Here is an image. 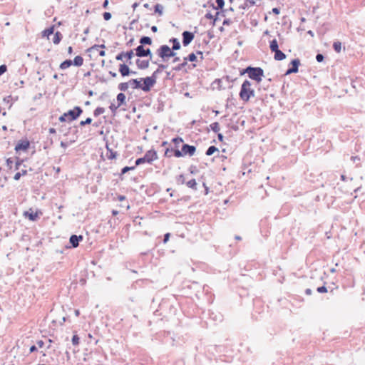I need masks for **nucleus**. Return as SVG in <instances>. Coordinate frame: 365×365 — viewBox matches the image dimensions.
<instances>
[{
    "mask_svg": "<svg viewBox=\"0 0 365 365\" xmlns=\"http://www.w3.org/2000/svg\"><path fill=\"white\" fill-rule=\"evenodd\" d=\"M240 100L244 103H248L251 98L255 96V91L252 83L245 80L241 85L240 91L239 93Z\"/></svg>",
    "mask_w": 365,
    "mask_h": 365,
    "instance_id": "obj_1",
    "label": "nucleus"
},
{
    "mask_svg": "<svg viewBox=\"0 0 365 365\" xmlns=\"http://www.w3.org/2000/svg\"><path fill=\"white\" fill-rule=\"evenodd\" d=\"M83 113V110L79 106H75L72 110L64 113L58 118L61 123L71 122L76 120Z\"/></svg>",
    "mask_w": 365,
    "mask_h": 365,
    "instance_id": "obj_2",
    "label": "nucleus"
},
{
    "mask_svg": "<svg viewBox=\"0 0 365 365\" xmlns=\"http://www.w3.org/2000/svg\"><path fill=\"white\" fill-rule=\"evenodd\" d=\"M247 73L248 76L255 81L257 83H259L262 81L264 77V71L259 67H251L248 66L246 69L241 73V74Z\"/></svg>",
    "mask_w": 365,
    "mask_h": 365,
    "instance_id": "obj_3",
    "label": "nucleus"
},
{
    "mask_svg": "<svg viewBox=\"0 0 365 365\" xmlns=\"http://www.w3.org/2000/svg\"><path fill=\"white\" fill-rule=\"evenodd\" d=\"M195 151L196 148L194 145L184 144L182 146L181 150H179L178 149H175V150H174V156L176 158H181L187 155L192 156Z\"/></svg>",
    "mask_w": 365,
    "mask_h": 365,
    "instance_id": "obj_4",
    "label": "nucleus"
},
{
    "mask_svg": "<svg viewBox=\"0 0 365 365\" xmlns=\"http://www.w3.org/2000/svg\"><path fill=\"white\" fill-rule=\"evenodd\" d=\"M157 53L163 61H168L169 58L175 56L174 51L167 45H163L157 50Z\"/></svg>",
    "mask_w": 365,
    "mask_h": 365,
    "instance_id": "obj_5",
    "label": "nucleus"
},
{
    "mask_svg": "<svg viewBox=\"0 0 365 365\" xmlns=\"http://www.w3.org/2000/svg\"><path fill=\"white\" fill-rule=\"evenodd\" d=\"M141 82L143 81V84L141 83L140 89H142L145 92H148L150 91L151 88L155 83V78L153 77H146L144 78H140Z\"/></svg>",
    "mask_w": 365,
    "mask_h": 365,
    "instance_id": "obj_6",
    "label": "nucleus"
},
{
    "mask_svg": "<svg viewBox=\"0 0 365 365\" xmlns=\"http://www.w3.org/2000/svg\"><path fill=\"white\" fill-rule=\"evenodd\" d=\"M126 96L124 93H120L116 98V103H111L110 109L112 112H115L118 108L125 104Z\"/></svg>",
    "mask_w": 365,
    "mask_h": 365,
    "instance_id": "obj_7",
    "label": "nucleus"
},
{
    "mask_svg": "<svg viewBox=\"0 0 365 365\" xmlns=\"http://www.w3.org/2000/svg\"><path fill=\"white\" fill-rule=\"evenodd\" d=\"M30 146V143L27 139L20 140L15 146L16 153L26 152Z\"/></svg>",
    "mask_w": 365,
    "mask_h": 365,
    "instance_id": "obj_8",
    "label": "nucleus"
},
{
    "mask_svg": "<svg viewBox=\"0 0 365 365\" xmlns=\"http://www.w3.org/2000/svg\"><path fill=\"white\" fill-rule=\"evenodd\" d=\"M41 214V211L36 210L34 212L32 208H30L29 210L25 211L23 215L31 221H36Z\"/></svg>",
    "mask_w": 365,
    "mask_h": 365,
    "instance_id": "obj_9",
    "label": "nucleus"
},
{
    "mask_svg": "<svg viewBox=\"0 0 365 365\" xmlns=\"http://www.w3.org/2000/svg\"><path fill=\"white\" fill-rule=\"evenodd\" d=\"M135 55L139 57L150 56V59L152 58L151 51L150 48H145L143 45L138 46L135 49Z\"/></svg>",
    "mask_w": 365,
    "mask_h": 365,
    "instance_id": "obj_10",
    "label": "nucleus"
},
{
    "mask_svg": "<svg viewBox=\"0 0 365 365\" xmlns=\"http://www.w3.org/2000/svg\"><path fill=\"white\" fill-rule=\"evenodd\" d=\"M144 157L148 163H152L158 158V153L154 149L148 150Z\"/></svg>",
    "mask_w": 365,
    "mask_h": 365,
    "instance_id": "obj_11",
    "label": "nucleus"
},
{
    "mask_svg": "<svg viewBox=\"0 0 365 365\" xmlns=\"http://www.w3.org/2000/svg\"><path fill=\"white\" fill-rule=\"evenodd\" d=\"M104 48H105V45H103V44L94 45V46H91V48H89L88 49V51L90 53L97 52V53H98L99 56H105L106 51H104Z\"/></svg>",
    "mask_w": 365,
    "mask_h": 365,
    "instance_id": "obj_12",
    "label": "nucleus"
},
{
    "mask_svg": "<svg viewBox=\"0 0 365 365\" xmlns=\"http://www.w3.org/2000/svg\"><path fill=\"white\" fill-rule=\"evenodd\" d=\"M195 36L192 32L184 31L182 33V43L183 46H187L194 38Z\"/></svg>",
    "mask_w": 365,
    "mask_h": 365,
    "instance_id": "obj_13",
    "label": "nucleus"
},
{
    "mask_svg": "<svg viewBox=\"0 0 365 365\" xmlns=\"http://www.w3.org/2000/svg\"><path fill=\"white\" fill-rule=\"evenodd\" d=\"M291 64L292 67L287 71L286 74L297 73L298 71V67L300 64V61L299 59H294L292 61Z\"/></svg>",
    "mask_w": 365,
    "mask_h": 365,
    "instance_id": "obj_14",
    "label": "nucleus"
},
{
    "mask_svg": "<svg viewBox=\"0 0 365 365\" xmlns=\"http://www.w3.org/2000/svg\"><path fill=\"white\" fill-rule=\"evenodd\" d=\"M133 51L132 50L128 51V52H122L116 56L115 58L118 61L123 60V58H126L128 60H130L133 57Z\"/></svg>",
    "mask_w": 365,
    "mask_h": 365,
    "instance_id": "obj_15",
    "label": "nucleus"
},
{
    "mask_svg": "<svg viewBox=\"0 0 365 365\" xmlns=\"http://www.w3.org/2000/svg\"><path fill=\"white\" fill-rule=\"evenodd\" d=\"M83 240V237L81 235L77 236L76 235H73L70 237V242L73 247H77L78 246L79 242Z\"/></svg>",
    "mask_w": 365,
    "mask_h": 365,
    "instance_id": "obj_16",
    "label": "nucleus"
},
{
    "mask_svg": "<svg viewBox=\"0 0 365 365\" xmlns=\"http://www.w3.org/2000/svg\"><path fill=\"white\" fill-rule=\"evenodd\" d=\"M210 3L216 10L222 9L225 6L224 0H210Z\"/></svg>",
    "mask_w": 365,
    "mask_h": 365,
    "instance_id": "obj_17",
    "label": "nucleus"
},
{
    "mask_svg": "<svg viewBox=\"0 0 365 365\" xmlns=\"http://www.w3.org/2000/svg\"><path fill=\"white\" fill-rule=\"evenodd\" d=\"M119 72L122 76H126L130 74V68L126 64L122 63L119 65Z\"/></svg>",
    "mask_w": 365,
    "mask_h": 365,
    "instance_id": "obj_18",
    "label": "nucleus"
},
{
    "mask_svg": "<svg viewBox=\"0 0 365 365\" xmlns=\"http://www.w3.org/2000/svg\"><path fill=\"white\" fill-rule=\"evenodd\" d=\"M54 26H51V27L46 29H44L43 31H42L41 32V36L43 38H49V36L53 34L54 32Z\"/></svg>",
    "mask_w": 365,
    "mask_h": 365,
    "instance_id": "obj_19",
    "label": "nucleus"
},
{
    "mask_svg": "<svg viewBox=\"0 0 365 365\" xmlns=\"http://www.w3.org/2000/svg\"><path fill=\"white\" fill-rule=\"evenodd\" d=\"M137 66L140 69L147 68L149 66L150 62L149 60H140L138 59L136 61Z\"/></svg>",
    "mask_w": 365,
    "mask_h": 365,
    "instance_id": "obj_20",
    "label": "nucleus"
},
{
    "mask_svg": "<svg viewBox=\"0 0 365 365\" xmlns=\"http://www.w3.org/2000/svg\"><path fill=\"white\" fill-rule=\"evenodd\" d=\"M130 87L133 89L140 88L141 86V81H138L137 79H131L129 81Z\"/></svg>",
    "mask_w": 365,
    "mask_h": 365,
    "instance_id": "obj_21",
    "label": "nucleus"
},
{
    "mask_svg": "<svg viewBox=\"0 0 365 365\" xmlns=\"http://www.w3.org/2000/svg\"><path fill=\"white\" fill-rule=\"evenodd\" d=\"M107 148V153H106V157L109 160H113L117 156V153L113 151L112 149H110L108 145L106 146Z\"/></svg>",
    "mask_w": 365,
    "mask_h": 365,
    "instance_id": "obj_22",
    "label": "nucleus"
},
{
    "mask_svg": "<svg viewBox=\"0 0 365 365\" xmlns=\"http://www.w3.org/2000/svg\"><path fill=\"white\" fill-rule=\"evenodd\" d=\"M197 60V56L195 53H192L188 55L187 57L184 58V62L182 63V66H184L187 64V61H195Z\"/></svg>",
    "mask_w": 365,
    "mask_h": 365,
    "instance_id": "obj_23",
    "label": "nucleus"
},
{
    "mask_svg": "<svg viewBox=\"0 0 365 365\" xmlns=\"http://www.w3.org/2000/svg\"><path fill=\"white\" fill-rule=\"evenodd\" d=\"M274 53V58L277 61H282L286 58V55L282 51H281L279 49L277 51H275Z\"/></svg>",
    "mask_w": 365,
    "mask_h": 365,
    "instance_id": "obj_24",
    "label": "nucleus"
},
{
    "mask_svg": "<svg viewBox=\"0 0 365 365\" xmlns=\"http://www.w3.org/2000/svg\"><path fill=\"white\" fill-rule=\"evenodd\" d=\"M63 36H62V34H61V32L59 31H56L53 37V43L56 45L58 44L61 39H62Z\"/></svg>",
    "mask_w": 365,
    "mask_h": 365,
    "instance_id": "obj_25",
    "label": "nucleus"
},
{
    "mask_svg": "<svg viewBox=\"0 0 365 365\" xmlns=\"http://www.w3.org/2000/svg\"><path fill=\"white\" fill-rule=\"evenodd\" d=\"M83 61L84 60L82 56H76L73 61V64L76 66H81L83 64Z\"/></svg>",
    "mask_w": 365,
    "mask_h": 365,
    "instance_id": "obj_26",
    "label": "nucleus"
},
{
    "mask_svg": "<svg viewBox=\"0 0 365 365\" xmlns=\"http://www.w3.org/2000/svg\"><path fill=\"white\" fill-rule=\"evenodd\" d=\"M72 64L73 61L71 60H66L60 64L59 68L61 70H65L69 68Z\"/></svg>",
    "mask_w": 365,
    "mask_h": 365,
    "instance_id": "obj_27",
    "label": "nucleus"
},
{
    "mask_svg": "<svg viewBox=\"0 0 365 365\" xmlns=\"http://www.w3.org/2000/svg\"><path fill=\"white\" fill-rule=\"evenodd\" d=\"M269 47H270V50H271L272 52H274L275 51L279 50L277 41L276 39L272 40V41L270 42V46H269Z\"/></svg>",
    "mask_w": 365,
    "mask_h": 365,
    "instance_id": "obj_28",
    "label": "nucleus"
},
{
    "mask_svg": "<svg viewBox=\"0 0 365 365\" xmlns=\"http://www.w3.org/2000/svg\"><path fill=\"white\" fill-rule=\"evenodd\" d=\"M129 88H130V83H129V81H128V82H125V83H120L118 85V88H119L121 91H127Z\"/></svg>",
    "mask_w": 365,
    "mask_h": 365,
    "instance_id": "obj_29",
    "label": "nucleus"
},
{
    "mask_svg": "<svg viewBox=\"0 0 365 365\" xmlns=\"http://www.w3.org/2000/svg\"><path fill=\"white\" fill-rule=\"evenodd\" d=\"M333 48L334 49V51L336 52V53H340L341 51V48H342V45H341V43L339 42V41H335L333 43Z\"/></svg>",
    "mask_w": 365,
    "mask_h": 365,
    "instance_id": "obj_30",
    "label": "nucleus"
},
{
    "mask_svg": "<svg viewBox=\"0 0 365 365\" xmlns=\"http://www.w3.org/2000/svg\"><path fill=\"white\" fill-rule=\"evenodd\" d=\"M140 43H141V45H144V44L150 45L152 43V40L150 37L143 36L140 38Z\"/></svg>",
    "mask_w": 365,
    "mask_h": 365,
    "instance_id": "obj_31",
    "label": "nucleus"
},
{
    "mask_svg": "<svg viewBox=\"0 0 365 365\" xmlns=\"http://www.w3.org/2000/svg\"><path fill=\"white\" fill-rule=\"evenodd\" d=\"M170 41L173 42V48H172L173 51L180 49V45L177 38H173L170 40Z\"/></svg>",
    "mask_w": 365,
    "mask_h": 365,
    "instance_id": "obj_32",
    "label": "nucleus"
},
{
    "mask_svg": "<svg viewBox=\"0 0 365 365\" xmlns=\"http://www.w3.org/2000/svg\"><path fill=\"white\" fill-rule=\"evenodd\" d=\"M186 185L188 187L195 190L197 186V182L195 179H192L186 182Z\"/></svg>",
    "mask_w": 365,
    "mask_h": 365,
    "instance_id": "obj_33",
    "label": "nucleus"
},
{
    "mask_svg": "<svg viewBox=\"0 0 365 365\" xmlns=\"http://www.w3.org/2000/svg\"><path fill=\"white\" fill-rule=\"evenodd\" d=\"M27 174L26 170H22L21 172H18L14 175V179L15 180H19L22 175H26Z\"/></svg>",
    "mask_w": 365,
    "mask_h": 365,
    "instance_id": "obj_34",
    "label": "nucleus"
},
{
    "mask_svg": "<svg viewBox=\"0 0 365 365\" xmlns=\"http://www.w3.org/2000/svg\"><path fill=\"white\" fill-rule=\"evenodd\" d=\"M105 112L104 108L102 107H98L96 108L93 111V115L97 117L101 114H103Z\"/></svg>",
    "mask_w": 365,
    "mask_h": 365,
    "instance_id": "obj_35",
    "label": "nucleus"
},
{
    "mask_svg": "<svg viewBox=\"0 0 365 365\" xmlns=\"http://www.w3.org/2000/svg\"><path fill=\"white\" fill-rule=\"evenodd\" d=\"M218 149L215 146H210L208 148V149L206 151L207 155H212L215 152L217 151Z\"/></svg>",
    "mask_w": 365,
    "mask_h": 365,
    "instance_id": "obj_36",
    "label": "nucleus"
},
{
    "mask_svg": "<svg viewBox=\"0 0 365 365\" xmlns=\"http://www.w3.org/2000/svg\"><path fill=\"white\" fill-rule=\"evenodd\" d=\"M211 129L215 132L217 133L220 130V124L217 122H215L210 125Z\"/></svg>",
    "mask_w": 365,
    "mask_h": 365,
    "instance_id": "obj_37",
    "label": "nucleus"
},
{
    "mask_svg": "<svg viewBox=\"0 0 365 365\" xmlns=\"http://www.w3.org/2000/svg\"><path fill=\"white\" fill-rule=\"evenodd\" d=\"M172 142L175 145L176 148H178L179 145L183 142V140L182 138L178 137L173 138Z\"/></svg>",
    "mask_w": 365,
    "mask_h": 365,
    "instance_id": "obj_38",
    "label": "nucleus"
},
{
    "mask_svg": "<svg viewBox=\"0 0 365 365\" xmlns=\"http://www.w3.org/2000/svg\"><path fill=\"white\" fill-rule=\"evenodd\" d=\"M163 6L160 4H156L155 6V12L158 14L159 16L163 14Z\"/></svg>",
    "mask_w": 365,
    "mask_h": 365,
    "instance_id": "obj_39",
    "label": "nucleus"
},
{
    "mask_svg": "<svg viewBox=\"0 0 365 365\" xmlns=\"http://www.w3.org/2000/svg\"><path fill=\"white\" fill-rule=\"evenodd\" d=\"M72 343L74 346H78L79 344V337L77 334H74L72 338Z\"/></svg>",
    "mask_w": 365,
    "mask_h": 365,
    "instance_id": "obj_40",
    "label": "nucleus"
},
{
    "mask_svg": "<svg viewBox=\"0 0 365 365\" xmlns=\"http://www.w3.org/2000/svg\"><path fill=\"white\" fill-rule=\"evenodd\" d=\"M91 122L92 119L91 118H87L85 120H81L79 124L81 126H84L86 125L91 124Z\"/></svg>",
    "mask_w": 365,
    "mask_h": 365,
    "instance_id": "obj_41",
    "label": "nucleus"
},
{
    "mask_svg": "<svg viewBox=\"0 0 365 365\" xmlns=\"http://www.w3.org/2000/svg\"><path fill=\"white\" fill-rule=\"evenodd\" d=\"M174 150H175V149H173V148H172V149L167 148V149L165 150V154H164V155H165V157H168V158L171 157V156H172L171 153H173L174 154Z\"/></svg>",
    "mask_w": 365,
    "mask_h": 365,
    "instance_id": "obj_42",
    "label": "nucleus"
},
{
    "mask_svg": "<svg viewBox=\"0 0 365 365\" xmlns=\"http://www.w3.org/2000/svg\"><path fill=\"white\" fill-rule=\"evenodd\" d=\"M145 163H147V161L145 160V157L140 158L136 160L135 165H141V164Z\"/></svg>",
    "mask_w": 365,
    "mask_h": 365,
    "instance_id": "obj_43",
    "label": "nucleus"
},
{
    "mask_svg": "<svg viewBox=\"0 0 365 365\" xmlns=\"http://www.w3.org/2000/svg\"><path fill=\"white\" fill-rule=\"evenodd\" d=\"M134 168H135V167H134V166H133V167H128V166L124 167V168L122 169V170H121V173H122V174H125V173H126L128 171L131 170H133Z\"/></svg>",
    "mask_w": 365,
    "mask_h": 365,
    "instance_id": "obj_44",
    "label": "nucleus"
},
{
    "mask_svg": "<svg viewBox=\"0 0 365 365\" xmlns=\"http://www.w3.org/2000/svg\"><path fill=\"white\" fill-rule=\"evenodd\" d=\"M255 4L254 0H247L245 3V6L247 7H250L254 6Z\"/></svg>",
    "mask_w": 365,
    "mask_h": 365,
    "instance_id": "obj_45",
    "label": "nucleus"
},
{
    "mask_svg": "<svg viewBox=\"0 0 365 365\" xmlns=\"http://www.w3.org/2000/svg\"><path fill=\"white\" fill-rule=\"evenodd\" d=\"M317 290L319 293H326V292H327V289L324 286L318 287Z\"/></svg>",
    "mask_w": 365,
    "mask_h": 365,
    "instance_id": "obj_46",
    "label": "nucleus"
},
{
    "mask_svg": "<svg viewBox=\"0 0 365 365\" xmlns=\"http://www.w3.org/2000/svg\"><path fill=\"white\" fill-rule=\"evenodd\" d=\"M7 71V67L6 65L0 66V76L4 74Z\"/></svg>",
    "mask_w": 365,
    "mask_h": 365,
    "instance_id": "obj_47",
    "label": "nucleus"
},
{
    "mask_svg": "<svg viewBox=\"0 0 365 365\" xmlns=\"http://www.w3.org/2000/svg\"><path fill=\"white\" fill-rule=\"evenodd\" d=\"M110 18H111V14H110V13H109V12H105V13L103 14V19H104L106 21H108V20H110Z\"/></svg>",
    "mask_w": 365,
    "mask_h": 365,
    "instance_id": "obj_48",
    "label": "nucleus"
},
{
    "mask_svg": "<svg viewBox=\"0 0 365 365\" xmlns=\"http://www.w3.org/2000/svg\"><path fill=\"white\" fill-rule=\"evenodd\" d=\"M316 59L318 62H322L324 59V56L322 54H317L316 56Z\"/></svg>",
    "mask_w": 365,
    "mask_h": 365,
    "instance_id": "obj_49",
    "label": "nucleus"
},
{
    "mask_svg": "<svg viewBox=\"0 0 365 365\" xmlns=\"http://www.w3.org/2000/svg\"><path fill=\"white\" fill-rule=\"evenodd\" d=\"M170 236V233H166L164 235V240H163V242L164 243H166L169 240Z\"/></svg>",
    "mask_w": 365,
    "mask_h": 365,
    "instance_id": "obj_50",
    "label": "nucleus"
},
{
    "mask_svg": "<svg viewBox=\"0 0 365 365\" xmlns=\"http://www.w3.org/2000/svg\"><path fill=\"white\" fill-rule=\"evenodd\" d=\"M116 199L119 201H124L126 200V197L124 195H118Z\"/></svg>",
    "mask_w": 365,
    "mask_h": 365,
    "instance_id": "obj_51",
    "label": "nucleus"
},
{
    "mask_svg": "<svg viewBox=\"0 0 365 365\" xmlns=\"http://www.w3.org/2000/svg\"><path fill=\"white\" fill-rule=\"evenodd\" d=\"M12 163H13V161H12V160H11V158H8V159L6 160V164H7V165H8L10 168H11V166H12Z\"/></svg>",
    "mask_w": 365,
    "mask_h": 365,
    "instance_id": "obj_52",
    "label": "nucleus"
},
{
    "mask_svg": "<svg viewBox=\"0 0 365 365\" xmlns=\"http://www.w3.org/2000/svg\"><path fill=\"white\" fill-rule=\"evenodd\" d=\"M272 12L276 14V15H278L279 14V9H277V8H273L272 9Z\"/></svg>",
    "mask_w": 365,
    "mask_h": 365,
    "instance_id": "obj_53",
    "label": "nucleus"
},
{
    "mask_svg": "<svg viewBox=\"0 0 365 365\" xmlns=\"http://www.w3.org/2000/svg\"><path fill=\"white\" fill-rule=\"evenodd\" d=\"M108 5V0H105L103 4V8L106 9Z\"/></svg>",
    "mask_w": 365,
    "mask_h": 365,
    "instance_id": "obj_54",
    "label": "nucleus"
},
{
    "mask_svg": "<svg viewBox=\"0 0 365 365\" xmlns=\"http://www.w3.org/2000/svg\"><path fill=\"white\" fill-rule=\"evenodd\" d=\"M49 133H51V134H54V133H56V129H55V128H51L49 129Z\"/></svg>",
    "mask_w": 365,
    "mask_h": 365,
    "instance_id": "obj_55",
    "label": "nucleus"
},
{
    "mask_svg": "<svg viewBox=\"0 0 365 365\" xmlns=\"http://www.w3.org/2000/svg\"><path fill=\"white\" fill-rule=\"evenodd\" d=\"M36 350V347L35 346H31L30 347V352H34Z\"/></svg>",
    "mask_w": 365,
    "mask_h": 365,
    "instance_id": "obj_56",
    "label": "nucleus"
},
{
    "mask_svg": "<svg viewBox=\"0 0 365 365\" xmlns=\"http://www.w3.org/2000/svg\"><path fill=\"white\" fill-rule=\"evenodd\" d=\"M73 53V48L71 46H69L68 48V53L71 54Z\"/></svg>",
    "mask_w": 365,
    "mask_h": 365,
    "instance_id": "obj_57",
    "label": "nucleus"
},
{
    "mask_svg": "<svg viewBox=\"0 0 365 365\" xmlns=\"http://www.w3.org/2000/svg\"><path fill=\"white\" fill-rule=\"evenodd\" d=\"M305 293L307 294H312V290L310 289H307L306 291H305Z\"/></svg>",
    "mask_w": 365,
    "mask_h": 365,
    "instance_id": "obj_58",
    "label": "nucleus"
},
{
    "mask_svg": "<svg viewBox=\"0 0 365 365\" xmlns=\"http://www.w3.org/2000/svg\"><path fill=\"white\" fill-rule=\"evenodd\" d=\"M75 315L76 317H78L80 315V312L78 309L75 310Z\"/></svg>",
    "mask_w": 365,
    "mask_h": 365,
    "instance_id": "obj_59",
    "label": "nucleus"
},
{
    "mask_svg": "<svg viewBox=\"0 0 365 365\" xmlns=\"http://www.w3.org/2000/svg\"><path fill=\"white\" fill-rule=\"evenodd\" d=\"M112 214H113V215L115 216V215H117L118 214V211H117V210H113V211H112Z\"/></svg>",
    "mask_w": 365,
    "mask_h": 365,
    "instance_id": "obj_60",
    "label": "nucleus"
},
{
    "mask_svg": "<svg viewBox=\"0 0 365 365\" xmlns=\"http://www.w3.org/2000/svg\"><path fill=\"white\" fill-rule=\"evenodd\" d=\"M38 346H39L40 347H42V346H43V342L42 341H38Z\"/></svg>",
    "mask_w": 365,
    "mask_h": 365,
    "instance_id": "obj_61",
    "label": "nucleus"
},
{
    "mask_svg": "<svg viewBox=\"0 0 365 365\" xmlns=\"http://www.w3.org/2000/svg\"><path fill=\"white\" fill-rule=\"evenodd\" d=\"M152 31L155 32L157 31V27L155 26H153L152 28H151Z\"/></svg>",
    "mask_w": 365,
    "mask_h": 365,
    "instance_id": "obj_62",
    "label": "nucleus"
},
{
    "mask_svg": "<svg viewBox=\"0 0 365 365\" xmlns=\"http://www.w3.org/2000/svg\"><path fill=\"white\" fill-rule=\"evenodd\" d=\"M222 138H223V137H222V134H219V135H218V138H219L220 140H222Z\"/></svg>",
    "mask_w": 365,
    "mask_h": 365,
    "instance_id": "obj_63",
    "label": "nucleus"
},
{
    "mask_svg": "<svg viewBox=\"0 0 365 365\" xmlns=\"http://www.w3.org/2000/svg\"><path fill=\"white\" fill-rule=\"evenodd\" d=\"M144 7L147 8V9H150V6L148 4H144Z\"/></svg>",
    "mask_w": 365,
    "mask_h": 365,
    "instance_id": "obj_64",
    "label": "nucleus"
}]
</instances>
